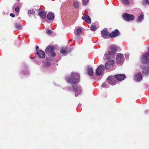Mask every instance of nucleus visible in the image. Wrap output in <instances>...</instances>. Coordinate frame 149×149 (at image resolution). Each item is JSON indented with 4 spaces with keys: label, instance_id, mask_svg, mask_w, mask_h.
<instances>
[{
    "label": "nucleus",
    "instance_id": "1",
    "mask_svg": "<svg viewBox=\"0 0 149 149\" xmlns=\"http://www.w3.org/2000/svg\"><path fill=\"white\" fill-rule=\"evenodd\" d=\"M80 76L77 73H72L71 75L69 77L66 78V80L69 83H73L76 84L79 81Z\"/></svg>",
    "mask_w": 149,
    "mask_h": 149
},
{
    "label": "nucleus",
    "instance_id": "2",
    "mask_svg": "<svg viewBox=\"0 0 149 149\" xmlns=\"http://www.w3.org/2000/svg\"><path fill=\"white\" fill-rule=\"evenodd\" d=\"M54 47L52 46H48L46 48L45 51L46 54L49 53L51 55L54 57L56 55V53L53 51L54 50Z\"/></svg>",
    "mask_w": 149,
    "mask_h": 149
},
{
    "label": "nucleus",
    "instance_id": "3",
    "mask_svg": "<svg viewBox=\"0 0 149 149\" xmlns=\"http://www.w3.org/2000/svg\"><path fill=\"white\" fill-rule=\"evenodd\" d=\"M123 17L124 20L127 21H130L131 20H133L134 19V16L133 15L129 14L127 13H125L123 14Z\"/></svg>",
    "mask_w": 149,
    "mask_h": 149
},
{
    "label": "nucleus",
    "instance_id": "4",
    "mask_svg": "<svg viewBox=\"0 0 149 149\" xmlns=\"http://www.w3.org/2000/svg\"><path fill=\"white\" fill-rule=\"evenodd\" d=\"M141 60L143 64L149 63V53L147 52L143 55L141 58Z\"/></svg>",
    "mask_w": 149,
    "mask_h": 149
},
{
    "label": "nucleus",
    "instance_id": "5",
    "mask_svg": "<svg viewBox=\"0 0 149 149\" xmlns=\"http://www.w3.org/2000/svg\"><path fill=\"white\" fill-rule=\"evenodd\" d=\"M73 91H74L75 93V96L77 97L80 93L82 91V89L80 87H78L76 84H72Z\"/></svg>",
    "mask_w": 149,
    "mask_h": 149
},
{
    "label": "nucleus",
    "instance_id": "6",
    "mask_svg": "<svg viewBox=\"0 0 149 149\" xmlns=\"http://www.w3.org/2000/svg\"><path fill=\"white\" fill-rule=\"evenodd\" d=\"M104 65H100L96 70V75L99 76L101 75L104 72Z\"/></svg>",
    "mask_w": 149,
    "mask_h": 149
},
{
    "label": "nucleus",
    "instance_id": "7",
    "mask_svg": "<svg viewBox=\"0 0 149 149\" xmlns=\"http://www.w3.org/2000/svg\"><path fill=\"white\" fill-rule=\"evenodd\" d=\"M102 36L105 39H107L110 38V33L107 31V29L106 28L104 29L101 31Z\"/></svg>",
    "mask_w": 149,
    "mask_h": 149
},
{
    "label": "nucleus",
    "instance_id": "8",
    "mask_svg": "<svg viewBox=\"0 0 149 149\" xmlns=\"http://www.w3.org/2000/svg\"><path fill=\"white\" fill-rule=\"evenodd\" d=\"M115 77L113 76H109L107 78V81L108 83L111 85H114L116 83V80Z\"/></svg>",
    "mask_w": 149,
    "mask_h": 149
},
{
    "label": "nucleus",
    "instance_id": "9",
    "mask_svg": "<svg viewBox=\"0 0 149 149\" xmlns=\"http://www.w3.org/2000/svg\"><path fill=\"white\" fill-rule=\"evenodd\" d=\"M114 56V52H108L106 53L104 56V58L106 60L109 59Z\"/></svg>",
    "mask_w": 149,
    "mask_h": 149
},
{
    "label": "nucleus",
    "instance_id": "10",
    "mask_svg": "<svg viewBox=\"0 0 149 149\" xmlns=\"http://www.w3.org/2000/svg\"><path fill=\"white\" fill-rule=\"evenodd\" d=\"M120 34V32L118 29H115L114 31L110 33V38H114L117 37Z\"/></svg>",
    "mask_w": 149,
    "mask_h": 149
},
{
    "label": "nucleus",
    "instance_id": "11",
    "mask_svg": "<svg viewBox=\"0 0 149 149\" xmlns=\"http://www.w3.org/2000/svg\"><path fill=\"white\" fill-rule=\"evenodd\" d=\"M123 54L120 53L118 54L116 58L117 62L118 64H121L123 61Z\"/></svg>",
    "mask_w": 149,
    "mask_h": 149
},
{
    "label": "nucleus",
    "instance_id": "12",
    "mask_svg": "<svg viewBox=\"0 0 149 149\" xmlns=\"http://www.w3.org/2000/svg\"><path fill=\"white\" fill-rule=\"evenodd\" d=\"M114 63L113 60H110L108 61L105 65L106 68L109 70L110 68L113 66Z\"/></svg>",
    "mask_w": 149,
    "mask_h": 149
},
{
    "label": "nucleus",
    "instance_id": "13",
    "mask_svg": "<svg viewBox=\"0 0 149 149\" xmlns=\"http://www.w3.org/2000/svg\"><path fill=\"white\" fill-rule=\"evenodd\" d=\"M115 78L119 81L123 80L125 78L126 76L125 74H118L115 76Z\"/></svg>",
    "mask_w": 149,
    "mask_h": 149
},
{
    "label": "nucleus",
    "instance_id": "14",
    "mask_svg": "<svg viewBox=\"0 0 149 149\" xmlns=\"http://www.w3.org/2000/svg\"><path fill=\"white\" fill-rule=\"evenodd\" d=\"M69 49V48L68 47L62 48L60 50V52L62 54H65L71 51V50H70Z\"/></svg>",
    "mask_w": 149,
    "mask_h": 149
},
{
    "label": "nucleus",
    "instance_id": "15",
    "mask_svg": "<svg viewBox=\"0 0 149 149\" xmlns=\"http://www.w3.org/2000/svg\"><path fill=\"white\" fill-rule=\"evenodd\" d=\"M134 78L137 81H141L142 79V77L141 72H139L138 73L135 74L134 76Z\"/></svg>",
    "mask_w": 149,
    "mask_h": 149
},
{
    "label": "nucleus",
    "instance_id": "16",
    "mask_svg": "<svg viewBox=\"0 0 149 149\" xmlns=\"http://www.w3.org/2000/svg\"><path fill=\"white\" fill-rule=\"evenodd\" d=\"M36 53L37 55L40 58H44L45 55L44 52L40 50H38L36 51Z\"/></svg>",
    "mask_w": 149,
    "mask_h": 149
},
{
    "label": "nucleus",
    "instance_id": "17",
    "mask_svg": "<svg viewBox=\"0 0 149 149\" xmlns=\"http://www.w3.org/2000/svg\"><path fill=\"white\" fill-rule=\"evenodd\" d=\"M81 18L83 20L85 21L87 23L90 24L91 23V19L88 15H85L84 16L82 17Z\"/></svg>",
    "mask_w": 149,
    "mask_h": 149
},
{
    "label": "nucleus",
    "instance_id": "18",
    "mask_svg": "<svg viewBox=\"0 0 149 149\" xmlns=\"http://www.w3.org/2000/svg\"><path fill=\"white\" fill-rule=\"evenodd\" d=\"M140 67L142 70L145 71V74L147 75L149 74V68L148 67L141 66Z\"/></svg>",
    "mask_w": 149,
    "mask_h": 149
},
{
    "label": "nucleus",
    "instance_id": "19",
    "mask_svg": "<svg viewBox=\"0 0 149 149\" xmlns=\"http://www.w3.org/2000/svg\"><path fill=\"white\" fill-rule=\"evenodd\" d=\"M47 13L45 11H42L38 13L39 16L42 19H45L46 17Z\"/></svg>",
    "mask_w": 149,
    "mask_h": 149
},
{
    "label": "nucleus",
    "instance_id": "20",
    "mask_svg": "<svg viewBox=\"0 0 149 149\" xmlns=\"http://www.w3.org/2000/svg\"><path fill=\"white\" fill-rule=\"evenodd\" d=\"M54 13L52 12L48 14L47 15V17L49 20H52L54 19Z\"/></svg>",
    "mask_w": 149,
    "mask_h": 149
},
{
    "label": "nucleus",
    "instance_id": "21",
    "mask_svg": "<svg viewBox=\"0 0 149 149\" xmlns=\"http://www.w3.org/2000/svg\"><path fill=\"white\" fill-rule=\"evenodd\" d=\"M110 49L112 51L111 52H114V55L115 52L118 51V49L116 46H112L110 47Z\"/></svg>",
    "mask_w": 149,
    "mask_h": 149
},
{
    "label": "nucleus",
    "instance_id": "22",
    "mask_svg": "<svg viewBox=\"0 0 149 149\" xmlns=\"http://www.w3.org/2000/svg\"><path fill=\"white\" fill-rule=\"evenodd\" d=\"M35 11L34 10H29L28 11V14L29 16L30 17H31L33 16H34Z\"/></svg>",
    "mask_w": 149,
    "mask_h": 149
},
{
    "label": "nucleus",
    "instance_id": "23",
    "mask_svg": "<svg viewBox=\"0 0 149 149\" xmlns=\"http://www.w3.org/2000/svg\"><path fill=\"white\" fill-rule=\"evenodd\" d=\"M88 73L90 76H92L93 74V70L91 68H88L87 69Z\"/></svg>",
    "mask_w": 149,
    "mask_h": 149
},
{
    "label": "nucleus",
    "instance_id": "24",
    "mask_svg": "<svg viewBox=\"0 0 149 149\" xmlns=\"http://www.w3.org/2000/svg\"><path fill=\"white\" fill-rule=\"evenodd\" d=\"M142 3L144 5H146L147 4L149 5V0H143Z\"/></svg>",
    "mask_w": 149,
    "mask_h": 149
},
{
    "label": "nucleus",
    "instance_id": "25",
    "mask_svg": "<svg viewBox=\"0 0 149 149\" xmlns=\"http://www.w3.org/2000/svg\"><path fill=\"white\" fill-rule=\"evenodd\" d=\"M97 28L95 25H92L91 26L90 29L91 31H95L96 30Z\"/></svg>",
    "mask_w": 149,
    "mask_h": 149
},
{
    "label": "nucleus",
    "instance_id": "26",
    "mask_svg": "<svg viewBox=\"0 0 149 149\" xmlns=\"http://www.w3.org/2000/svg\"><path fill=\"white\" fill-rule=\"evenodd\" d=\"M122 1L123 3L124 4L128 5L130 4V3L128 0H122Z\"/></svg>",
    "mask_w": 149,
    "mask_h": 149
},
{
    "label": "nucleus",
    "instance_id": "27",
    "mask_svg": "<svg viewBox=\"0 0 149 149\" xmlns=\"http://www.w3.org/2000/svg\"><path fill=\"white\" fill-rule=\"evenodd\" d=\"M73 6L76 8H78L79 7V4L77 1H75L73 4Z\"/></svg>",
    "mask_w": 149,
    "mask_h": 149
},
{
    "label": "nucleus",
    "instance_id": "28",
    "mask_svg": "<svg viewBox=\"0 0 149 149\" xmlns=\"http://www.w3.org/2000/svg\"><path fill=\"white\" fill-rule=\"evenodd\" d=\"M143 18V15H141L138 17V21L139 22H140Z\"/></svg>",
    "mask_w": 149,
    "mask_h": 149
},
{
    "label": "nucleus",
    "instance_id": "29",
    "mask_svg": "<svg viewBox=\"0 0 149 149\" xmlns=\"http://www.w3.org/2000/svg\"><path fill=\"white\" fill-rule=\"evenodd\" d=\"M19 6H17L15 8V11L17 13H19Z\"/></svg>",
    "mask_w": 149,
    "mask_h": 149
},
{
    "label": "nucleus",
    "instance_id": "30",
    "mask_svg": "<svg viewBox=\"0 0 149 149\" xmlns=\"http://www.w3.org/2000/svg\"><path fill=\"white\" fill-rule=\"evenodd\" d=\"M15 27L17 29H19L21 28V26L20 24H18L15 25Z\"/></svg>",
    "mask_w": 149,
    "mask_h": 149
},
{
    "label": "nucleus",
    "instance_id": "31",
    "mask_svg": "<svg viewBox=\"0 0 149 149\" xmlns=\"http://www.w3.org/2000/svg\"><path fill=\"white\" fill-rule=\"evenodd\" d=\"M81 28H79L77 30V32L78 34L81 33Z\"/></svg>",
    "mask_w": 149,
    "mask_h": 149
},
{
    "label": "nucleus",
    "instance_id": "32",
    "mask_svg": "<svg viewBox=\"0 0 149 149\" xmlns=\"http://www.w3.org/2000/svg\"><path fill=\"white\" fill-rule=\"evenodd\" d=\"M46 33L47 34L50 35L52 33V32L51 30H48L47 31Z\"/></svg>",
    "mask_w": 149,
    "mask_h": 149
},
{
    "label": "nucleus",
    "instance_id": "33",
    "mask_svg": "<svg viewBox=\"0 0 149 149\" xmlns=\"http://www.w3.org/2000/svg\"><path fill=\"white\" fill-rule=\"evenodd\" d=\"M83 3L84 5H86L87 4V2L85 0H82Z\"/></svg>",
    "mask_w": 149,
    "mask_h": 149
},
{
    "label": "nucleus",
    "instance_id": "34",
    "mask_svg": "<svg viewBox=\"0 0 149 149\" xmlns=\"http://www.w3.org/2000/svg\"><path fill=\"white\" fill-rule=\"evenodd\" d=\"M10 16L12 17H15V15L12 13L10 14Z\"/></svg>",
    "mask_w": 149,
    "mask_h": 149
},
{
    "label": "nucleus",
    "instance_id": "35",
    "mask_svg": "<svg viewBox=\"0 0 149 149\" xmlns=\"http://www.w3.org/2000/svg\"><path fill=\"white\" fill-rule=\"evenodd\" d=\"M50 65V63L49 62H47L45 64V65L48 66Z\"/></svg>",
    "mask_w": 149,
    "mask_h": 149
},
{
    "label": "nucleus",
    "instance_id": "36",
    "mask_svg": "<svg viewBox=\"0 0 149 149\" xmlns=\"http://www.w3.org/2000/svg\"><path fill=\"white\" fill-rule=\"evenodd\" d=\"M105 83H103L102 84V86L103 87H105Z\"/></svg>",
    "mask_w": 149,
    "mask_h": 149
},
{
    "label": "nucleus",
    "instance_id": "37",
    "mask_svg": "<svg viewBox=\"0 0 149 149\" xmlns=\"http://www.w3.org/2000/svg\"><path fill=\"white\" fill-rule=\"evenodd\" d=\"M38 48H39V47L37 45L36 47V49L37 50Z\"/></svg>",
    "mask_w": 149,
    "mask_h": 149
},
{
    "label": "nucleus",
    "instance_id": "38",
    "mask_svg": "<svg viewBox=\"0 0 149 149\" xmlns=\"http://www.w3.org/2000/svg\"><path fill=\"white\" fill-rule=\"evenodd\" d=\"M38 10H39V11H40V10H40V9H38Z\"/></svg>",
    "mask_w": 149,
    "mask_h": 149
},
{
    "label": "nucleus",
    "instance_id": "39",
    "mask_svg": "<svg viewBox=\"0 0 149 149\" xmlns=\"http://www.w3.org/2000/svg\"><path fill=\"white\" fill-rule=\"evenodd\" d=\"M148 51L149 52V49H148Z\"/></svg>",
    "mask_w": 149,
    "mask_h": 149
}]
</instances>
